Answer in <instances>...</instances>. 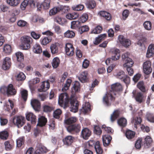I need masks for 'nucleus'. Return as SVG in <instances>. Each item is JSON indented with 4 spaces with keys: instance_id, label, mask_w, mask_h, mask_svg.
<instances>
[{
    "instance_id": "f257e3e1",
    "label": "nucleus",
    "mask_w": 154,
    "mask_h": 154,
    "mask_svg": "<svg viewBox=\"0 0 154 154\" xmlns=\"http://www.w3.org/2000/svg\"><path fill=\"white\" fill-rule=\"evenodd\" d=\"M111 90L107 91L105 96L103 97V100L104 103L107 106H109L111 102L114 98L113 94H115V92L120 91L122 90L121 85L119 83H115L112 85Z\"/></svg>"
},
{
    "instance_id": "f03ea898",
    "label": "nucleus",
    "mask_w": 154,
    "mask_h": 154,
    "mask_svg": "<svg viewBox=\"0 0 154 154\" xmlns=\"http://www.w3.org/2000/svg\"><path fill=\"white\" fill-rule=\"evenodd\" d=\"M22 44L20 45L21 48L23 50H27L30 47V44L32 39L30 37L25 36L21 38Z\"/></svg>"
},
{
    "instance_id": "7ed1b4c3",
    "label": "nucleus",
    "mask_w": 154,
    "mask_h": 154,
    "mask_svg": "<svg viewBox=\"0 0 154 154\" xmlns=\"http://www.w3.org/2000/svg\"><path fill=\"white\" fill-rule=\"evenodd\" d=\"M129 53L127 52L123 54L122 55V60L124 62L123 66H132L134 62L129 57Z\"/></svg>"
},
{
    "instance_id": "20e7f679",
    "label": "nucleus",
    "mask_w": 154,
    "mask_h": 154,
    "mask_svg": "<svg viewBox=\"0 0 154 154\" xmlns=\"http://www.w3.org/2000/svg\"><path fill=\"white\" fill-rule=\"evenodd\" d=\"M69 101L68 96L66 93H62L59 96L58 103L61 106H62L63 104L66 106L68 104Z\"/></svg>"
},
{
    "instance_id": "39448f33",
    "label": "nucleus",
    "mask_w": 154,
    "mask_h": 154,
    "mask_svg": "<svg viewBox=\"0 0 154 154\" xmlns=\"http://www.w3.org/2000/svg\"><path fill=\"white\" fill-rule=\"evenodd\" d=\"M13 122L14 125L18 128L21 127L24 124L25 119L22 116H15L13 119Z\"/></svg>"
},
{
    "instance_id": "423d86ee",
    "label": "nucleus",
    "mask_w": 154,
    "mask_h": 154,
    "mask_svg": "<svg viewBox=\"0 0 154 154\" xmlns=\"http://www.w3.org/2000/svg\"><path fill=\"white\" fill-rule=\"evenodd\" d=\"M118 39L119 43L125 48L128 47L131 44V42L130 39L125 38L122 35L119 36Z\"/></svg>"
},
{
    "instance_id": "0eeeda50",
    "label": "nucleus",
    "mask_w": 154,
    "mask_h": 154,
    "mask_svg": "<svg viewBox=\"0 0 154 154\" xmlns=\"http://www.w3.org/2000/svg\"><path fill=\"white\" fill-rule=\"evenodd\" d=\"M143 71L144 73L148 75L151 73L152 69L151 67V63L149 61H146L143 64Z\"/></svg>"
},
{
    "instance_id": "6e6552de",
    "label": "nucleus",
    "mask_w": 154,
    "mask_h": 154,
    "mask_svg": "<svg viewBox=\"0 0 154 154\" xmlns=\"http://www.w3.org/2000/svg\"><path fill=\"white\" fill-rule=\"evenodd\" d=\"M70 100L71 104L70 111L73 112H76L78 110L79 106L78 101L72 97H71Z\"/></svg>"
},
{
    "instance_id": "1a4fd4ad",
    "label": "nucleus",
    "mask_w": 154,
    "mask_h": 154,
    "mask_svg": "<svg viewBox=\"0 0 154 154\" xmlns=\"http://www.w3.org/2000/svg\"><path fill=\"white\" fill-rule=\"evenodd\" d=\"M110 52L112 54V60L116 61L119 59L120 57V50L115 48H112L110 50Z\"/></svg>"
},
{
    "instance_id": "9d476101",
    "label": "nucleus",
    "mask_w": 154,
    "mask_h": 154,
    "mask_svg": "<svg viewBox=\"0 0 154 154\" xmlns=\"http://www.w3.org/2000/svg\"><path fill=\"white\" fill-rule=\"evenodd\" d=\"M28 5H29L32 8H34L35 6V2L33 0H24L21 4V8L24 10Z\"/></svg>"
},
{
    "instance_id": "9b49d317",
    "label": "nucleus",
    "mask_w": 154,
    "mask_h": 154,
    "mask_svg": "<svg viewBox=\"0 0 154 154\" xmlns=\"http://www.w3.org/2000/svg\"><path fill=\"white\" fill-rule=\"evenodd\" d=\"M74 48L73 45L70 43H67L66 44L65 51L66 55L72 56L74 54Z\"/></svg>"
},
{
    "instance_id": "f8f14e48",
    "label": "nucleus",
    "mask_w": 154,
    "mask_h": 154,
    "mask_svg": "<svg viewBox=\"0 0 154 154\" xmlns=\"http://www.w3.org/2000/svg\"><path fill=\"white\" fill-rule=\"evenodd\" d=\"M51 2L50 0H44L42 4H41L39 2H38L37 4V7L38 9L40 10V8H42V6L44 9H48L50 7V5Z\"/></svg>"
},
{
    "instance_id": "ddd939ff",
    "label": "nucleus",
    "mask_w": 154,
    "mask_h": 154,
    "mask_svg": "<svg viewBox=\"0 0 154 154\" xmlns=\"http://www.w3.org/2000/svg\"><path fill=\"white\" fill-rule=\"evenodd\" d=\"M11 59L8 57H6L3 61L2 68L5 70L8 69L11 66Z\"/></svg>"
},
{
    "instance_id": "4468645a",
    "label": "nucleus",
    "mask_w": 154,
    "mask_h": 154,
    "mask_svg": "<svg viewBox=\"0 0 154 154\" xmlns=\"http://www.w3.org/2000/svg\"><path fill=\"white\" fill-rule=\"evenodd\" d=\"M26 118L28 121H30L32 124H35L36 122V117L32 112H27L26 113Z\"/></svg>"
},
{
    "instance_id": "2eb2a0df",
    "label": "nucleus",
    "mask_w": 154,
    "mask_h": 154,
    "mask_svg": "<svg viewBox=\"0 0 154 154\" xmlns=\"http://www.w3.org/2000/svg\"><path fill=\"white\" fill-rule=\"evenodd\" d=\"M91 131L88 128H85L82 130L81 136L85 139H88L91 135Z\"/></svg>"
},
{
    "instance_id": "dca6fc26",
    "label": "nucleus",
    "mask_w": 154,
    "mask_h": 154,
    "mask_svg": "<svg viewBox=\"0 0 154 154\" xmlns=\"http://www.w3.org/2000/svg\"><path fill=\"white\" fill-rule=\"evenodd\" d=\"M90 105L88 102H86L83 104L82 108L80 109L81 113L85 114L90 111Z\"/></svg>"
},
{
    "instance_id": "f3484780",
    "label": "nucleus",
    "mask_w": 154,
    "mask_h": 154,
    "mask_svg": "<svg viewBox=\"0 0 154 154\" xmlns=\"http://www.w3.org/2000/svg\"><path fill=\"white\" fill-rule=\"evenodd\" d=\"M50 88V85L48 81L47 80L42 82L40 88L38 90L40 91H45L48 90Z\"/></svg>"
},
{
    "instance_id": "a211bd4d",
    "label": "nucleus",
    "mask_w": 154,
    "mask_h": 154,
    "mask_svg": "<svg viewBox=\"0 0 154 154\" xmlns=\"http://www.w3.org/2000/svg\"><path fill=\"white\" fill-rule=\"evenodd\" d=\"M63 7L62 6H59L54 7L49 11V14L50 16H51L54 15L59 12L60 11L63 10Z\"/></svg>"
},
{
    "instance_id": "6ab92c4d",
    "label": "nucleus",
    "mask_w": 154,
    "mask_h": 154,
    "mask_svg": "<svg viewBox=\"0 0 154 154\" xmlns=\"http://www.w3.org/2000/svg\"><path fill=\"white\" fill-rule=\"evenodd\" d=\"M31 104L35 110L38 111L39 110L40 104L38 100L36 99L32 100H31Z\"/></svg>"
},
{
    "instance_id": "aec40b11",
    "label": "nucleus",
    "mask_w": 154,
    "mask_h": 154,
    "mask_svg": "<svg viewBox=\"0 0 154 154\" xmlns=\"http://www.w3.org/2000/svg\"><path fill=\"white\" fill-rule=\"evenodd\" d=\"M154 54V45H150L148 48L146 54V57L149 58L152 57Z\"/></svg>"
},
{
    "instance_id": "412c9836",
    "label": "nucleus",
    "mask_w": 154,
    "mask_h": 154,
    "mask_svg": "<svg viewBox=\"0 0 154 154\" xmlns=\"http://www.w3.org/2000/svg\"><path fill=\"white\" fill-rule=\"evenodd\" d=\"M74 140V138L73 137L68 136L63 140V141L64 144L69 145L71 144Z\"/></svg>"
},
{
    "instance_id": "4be33fe9",
    "label": "nucleus",
    "mask_w": 154,
    "mask_h": 154,
    "mask_svg": "<svg viewBox=\"0 0 154 154\" xmlns=\"http://www.w3.org/2000/svg\"><path fill=\"white\" fill-rule=\"evenodd\" d=\"M112 139L111 137L109 135H105L102 137L103 144L104 146H108Z\"/></svg>"
},
{
    "instance_id": "5701e85b",
    "label": "nucleus",
    "mask_w": 154,
    "mask_h": 154,
    "mask_svg": "<svg viewBox=\"0 0 154 154\" xmlns=\"http://www.w3.org/2000/svg\"><path fill=\"white\" fill-rule=\"evenodd\" d=\"M88 72L86 71L82 72L79 77V80L82 82H86L88 79Z\"/></svg>"
},
{
    "instance_id": "b1692460",
    "label": "nucleus",
    "mask_w": 154,
    "mask_h": 154,
    "mask_svg": "<svg viewBox=\"0 0 154 154\" xmlns=\"http://www.w3.org/2000/svg\"><path fill=\"white\" fill-rule=\"evenodd\" d=\"M16 93V90L13 88V85L11 84L9 85L8 86L7 95H14Z\"/></svg>"
},
{
    "instance_id": "393cba45",
    "label": "nucleus",
    "mask_w": 154,
    "mask_h": 154,
    "mask_svg": "<svg viewBox=\"0 0 154 154\" xmlns=\"http://www.w3.org/2000/svg\"><path fill=\"white\" fill-rule=\"evenodd\" d=\"M71 89L72 92L73 94L79 91L80 90V85L79 83L77 81L75 82Z\"/></svg>"
},
{
    "instance_id": "a878e982",
    "label": "nucleus",
    "mask_w": 154,
    "mask_h": 154,
    "mask_svg": "<svg viewBox=\"0 0 154 154\" xmlns=\"http://www.w3.org/2000/svg\"><path fill=\"white\" fill-rule=\"evenodd\" d=\"M106 34H100L98 37L96 38L95 41L94 42V43L96 45L99 44L101 41L106 38Z\"/></svg>"
},
{
    "instance_id": "bb28decb",
    "label": "nucleus",
    "mask_w": 154,
    "mask_h": 154,
    "mask_svg": "<svg viewBox=\"0 0 154 154\" xmlns=\"http://www.w3.org/2000/svg\"><path fill=\"white\" fill-rule=\"evenodd\" d=\"M47 120L44 116H41L38 118V123L37 125L40 127H42L46 124Z\"/></svg>"
},
{
    "instance_id": "cd10ccee",
    "label": "nucleus",
    "mask_w": 154,
    "mask_h": 154,
    "mask_svg": "<svg viewBox=\"0 0 154 154\" xmlns=\"http://www.w3.org/2000/svg\"><path fill=\"white\" fill-rule=\"evenodd\" d=\"M152 139L151 137L149 136H147L145 139L144 142L145 147L146 148L149 147L152 143Z\"/></svg>"
},
{
    "instance_id": "c85d7f7f",
    "label": "nucleus",
    "mask_w": 154,
    "mask_h": 154,
    "mask_svg": "<svg viewBox=\"0 0 154 154\" xmlns=\"http://www.w3.org/2000/svg\"><path fill=\"white\" fill-rule=\"evenodd\" d=\"M33 51L36 54H39L42 52V49L40 45L38 44H35L33 46Z\"/></svg>"
},
{
    "instance_id": "c756f323",
    "label": "nucleus",
    "mask_w": 154,
    "mask_h": 154,
    "mask_svg": "<svg viewBox=\"0 0 154 154\" xmlns=\"http://www.w3.org/2000/svg\"><path fill=\"white\" fill-rule=\"evenodd\" d=\"M81 22L79 21H74L71 22V27L73 29L79 28L81 25Z\"/></svg>"
},
{
    "instance_id": "7c9ffc66",
    "label": "nucleus",
    "mask_w": 154,
    "mask_h": 154,
    "mask_svg": "<svg viewBox=\"0 0 154 154\" xmlns=\"http://www.w3.org/2000/svg\"><path fill=\"white\" fill-rule=\"evenodd\" d=\"M79 17V14L76 12L68 14L66 15V18L69 20L75 19Z\"/></svg>"
},
{
    "instance_id": "2f4dec72",
    "label": "nucleus",
    "mask_w": 154,
    "mask_h": 154,
    "mask_svg": "<svg viewBox=\"0 0 154 154\" xmlns=\"http://www.w3.org/2000/svg\"><path fill=\"white\" fill-rule=\"evenodd\" d=\"M71 82L72 80L71 79H67L62 88V91H64L68 90L70 86Z\"/></svg>"
},
{
    "instance_id": "473e14b6",
    "label": "nucleus",
    "mask_w": 154,
    "mask_h": 154,
    "mask_svg": "<svg viewBox=\"0 0 154 154\" xmlns=\"http://www.w3.org/2000/svg\"><path fill=\"white\" fill-rule=\"evenodd\" d=\"M51 53L54 54H57L58 52V47L57 44H53L51 45L50 47Z\"/></svg>"
},
{
    "instance_id": "72a5a7b5",
    "label": "nucleus",
    "mask_w": 154,
    "mask_h": 154,
    "mask_svg": "<svg viewBox=\"0 0 154 154\" xmlns=\"http://www.w3.org/2000/svg\"><path fill=\"white\" fill-rule=\"evenodd\" d=\"M135 133V132L130 130H128L126 132V136L128 139H131L134 138Z\"/></svg>"
},
{
    "instance_id": "f704fd0d",
    "label": "nucleus",
    "mask_w": 154,
    "mask_h": 154,
    "mask_svg": "<svg viewBox=\"0 0 154 154\" xmlns=\"http://www.w3.org/2000/svg\"><path fill=\"white\" fill-rule=\"evenodd\" d=\"M7 2L10 6L15 7L19 4L20 0H7Z\"/></svg>"
},
{
    "instance_id": "c9c22d12",
    "label": "nucleus",
    "mask_w": 154,
    "mask_h": 154,
    "mask_svg": "<svg viewBox=\"0 0 154 154\" xmlns=\"http://www.w3.org/2000/svg\"><path fill=\"white\" fill-rule=\"evenodd\" d=\"M94 148L97 153L98 154H101L102 153L103 151L100 146V143L99 141H97L96 142L94 146Z\"/></svg>"
},
{
    "instance_id": "e433bc0d",
    "label": "nucleus",
    "mask_w": 154,
    "mask_h": 154,
    "mask_svg": "<svg viewBox=\"0 0 154 154\" xmlns=\"http://www.w3.org/2000/svg\"><path fill=\"white\" fill-rule=\"evenodd\" d=\"M143 94L140 92L138 93L135 97L136 101L139 103H141L143 102Z\"/></svg>"
},
{
    "instance_id": "4c0bfd02",
    "label": "nucleus",
    "mask_w": 154,
    "mask_h": 154,
    "mask_svg": "<svg viewBox=\"0 0 154 154\" xmlns=\"http://www.w3.org/2000/svg\"><path fill=\"white\" fill-rule=\"evenodd\" d=\"M3 51L7 54H9L12 51L11 46L8 44L5 45L4 47Z\"/></svg>"
},
{
    "instance_id": "58836bf2",
    "label": "nucleus",
    "mask_w": 154,
    "mask_h": 154,
    "mask_svg": "<svg viewBox=\"0 0 154 154\" xmlns=\"http://www.w3.org/2000/svg\"><path fill=\"white\" fill-rule=\"evenodd\" d=\"M14 106V103L12 101L10 100H8V102L7 104L5 106L6 108H5V110L8 111H9L11 109H12Z\"/></svg>"
},
{
    "instance_id": "ea45409f",
    "label": "nucleus",
    "mask_w": 154,
    "mask_h": 154,
    "mask_svg": "<svg viewBox=\"0 0 154 154\" xmlns=\"http://www.w3.org/2000/svg\"><path fill=\"white\" fill-rule=\"evenodd\" d=\"M60 60L57 57L54 58L52 62V66L54 68H56L59 66L60 64Z\"/></svg>"
},
{
    "instance_id": "a19ab883",
    "label": "nucleus",
    "mask_w": 154,
    "mask_h": 154,
    "mask_svg": "<svg viewBox=\"0 0 154 154\" xmlns=\"http://www.w3.org/2000/svg\"><path fill=\"white\" fill-rule=\"evenodd\" d=\"M15 55L18 62H21L23 60L24 57L22 53L20 52H17L15 53Z\"/></svg>"
},
{
    "instance_id": "79ce46f5",
    "label": "nucleus",
    "mask_w": 154,
    "mask_h": 154,
    "mask_svg": "<svg viewBox=\"0 0 154 154\" xmlns=\"http://www.w3.org/2000/svg\"><path fill=\"white\" fill-rule=\"evenodd\" d=\"M24 143V137H20L16 140L17 147L20 148L22 146Z\"/></svg>"
},
{
    "instance_id": "37998d69",
    "label": "nucleus",
    "mask_w": 154,
    "mask_h": 154,
    "mask_svg": "<svg viewBox=\"0 0 154 154\" xmlns=\"http://www.w3.org/2000/svg\"><path fill=\"white\" fill-rule=\"evenodd\" d=\"M65 37L68 38H72L75 35V33L72 31L68 30L64 34Z\"/></svg>"
},
{
    "instance_id": "c03bdc74",
    "label": "nucleus",
    "mask_w": 154,
    "mask_h": 154,
    "mask_svg": "<svg viewBox=\"0 0 154 154\" xmlns=\"http://www.w3.org/2000/svg\"><path fill=\"white\" fill-rule=\"evenodd\" d=\"M142 122V119L140 117H137L136 118L134 119L132 122L134 123V127L137 128V125H139Z\"/></svg>"
},
{
    "instance_id": "a18cd8bd",
    "label": "nucleus",
    "mask_w": 154,
    "mask_h": 154,
    "mask_svg": "<svg viewBox=\"0 0 154 154\" xmlns=\"http://www.w3.org/2000/svg\"><path fill=\"white\" fill-rule=\"evenodd\" d=\"M118 123L120 126L124 127L127 124V120L124 118H121L118 121Z\"/></svg>"
},
{
    "instance_id": "49530a36",
    "label": "nucleus",
    "mask_w": 154,
    "mask_h": 154,
    "mask_svg": "<svg viewBox=\"0 0 154 154\" xmlns=\"http://www.w3.org/2000/svg\"><path fill=\"white\" fill-rule=\"evenodd\" d=\"M119 112L118 110L115 111L111 115L110 119L112 122H113L119 116Z\"/></svg>"
},
{
    "instance_id": "de8ad7c7",
    "label": "nucleus",
    "mask_w": 154,
    "mask_h": 154,
    "mask_svg": "<svg viewBox=\"0 0 154 154\" xmlns=\"http://www.w3.org/2000/svg\"><path fill=\"white\" fill-rule=\"evenodd\" d=\"M8 134L7 131H2L0 132V138L2 139L5 140L7 139Z\"/></svg>"
},
{
    "instance_id": "09e8293b",
    "label": "nucleus",
    "mask_w": 154,
    "mask_h": 154,
    "mask_svg": "<svg viewBox=\"0 0 154 154\" xmlns=\"http://www.w3.org/2000/svg\"><path fill=\"white\" fill-rule=\"evenodd\" d=\"M138 88L142 92L146 91L145 87L144 82L143 81H140L138 82L137 85Z\"/></svg>"
},
{
    "instance_id": "8fccbe9b",
    "label": "nucleus",
    "mask_w": 154,
    "mask_h": 154,
    "mask_svg": "<svg viewBox=\"0 0 154 154\" xmlns=\"http://www.w3.org/2000/svg\"><path fill=\"white\" fill-rule=\"evenodd\" d=\"M26 76L24 73L22 72L18 73L16 79L18 81H22L24 80Z\"/></svg>"
},
{
    "instance_id": "3c124183",
    "label": "nucleus",
    "mask_w": 154,
    "mask_h": 154,
    "mask_svg": "<svg viewBox=\"0 0 154 154\" xmlns=\"http://www.w3.org/2000/svg\"><path fill=\"white\" fill-rule=\"evenodd\" d=\"M51 41V39L47 37H45L41 39L40 41L42 45H45L50 42Z\"/></svg>"
},
{
    "instance_id": "603ef678",
    "label": "nucleus",
    "mask_w": 154,
    "mask_h": 154,
    "mask_svg": "<svg viewBox=\"0 0 154 154\" xmlns=\"http://www.w3.org/2000/svg\"><path fill=\"white\" fill-rule=\"evenodd\" d=\"M20 92L22 98L24 100L26 101L28 95L27 91L25 90L22 89L21 90Z\"/></svg>"
},
{
    "instance_id": "864d4df0",
    "label": "nucleus",
    "mask_w": 154,
    "mask_h": 154,
    "mask_svg": "<svg viewBox=\"0 0 154 154\" xmlns=\"http://www.w3.org/2000/svg\"><path fill=\"white\" fill-rule=\"evenodd\" d=\"M116 76L117 78L121 79H122L123 78H125V72L122 71L118 72L116 74Z\"/></svg>"
},
{
    "instance_id": "5fc2aeb1",
    "label": "nucleus",
    "mask_w": 154,
    "mask_h": 154,
    "mask_svg": "<svg viewBox=\"0 0 154 154\" xmlns=\"http://www.w3.org/2000/svg\"><path fill=\"white\" fill-rule=\"evenodd\" d=\"M76 121V119L75 117H72L68 119H66L65 121V123L67 124H70L74 123Z\"/></svg>"
},
{
    "instance_id": "6e6d98bb",
    "label": "nucleus",
    "mask_w": 154,
    "mask_h": 154,
    "mask_svg": "<svg viewBox=\"0 0 154 154\" xmlns=\"http://www.w3.org/2000/svg\"><path fill=\"white\" fill-rule=\"evenodd\" d=\"M143 26L147 30H149L151 29L152 24L150 21H145L143 23Z\"/></svg>"
},
{
    "instance_id": "4d7b16f0",
    "label": "nucleus",
    "mask_w": 154,
    "mask_h": 154,
    "mask_svg": "<svg viewBox=\"0 0 154 154\" xmlns=\"http://www.w3.org/2000/svg\"><path fill=\"white\" fill-rule=\"evenodd\" d=\"M96 6V3L94 1L91 0L88 1L87 3V6L88 8L93 9Z\"/></svg>"
},
{
    "instance_id": "13d9d810",
    "label": "nucleus",
    "mask_w": 154,
    "mask_h": 154,
    "mask_svg": "<svg viewBox=\"0 0 154 154\" xmlns=\"http://www.w3.org/2000/svg\"><path fill=\"white\" fill-rule=\"evenodd\" d=\"M102 30V27L100 26H98L93 29L91 32L92 33L98 34L101 32Z\"/></svg>"
},
{
    "instance_id": "bf43d9fd",
    "label": "nucleus",
    "mask_w": 154,
    "mask_h": 154,
    "mask_svg": "<svg viewBox=\"0 0 154 154\" xmlns=\"http://www.w3.org/2000/svg\"><path fill=\"white\" fill-rule=\"evenodd\" d=\"M62 113L61 110L60 109H57L54 112V116L56 119H58L60 117V116Z\"/></svg>"
},
{
    "instance_id": "052dcab7",
    "label": "nucleus",
    "mask_w": 154,
    "mask_h": 154,
    "mask_svg": "<svg viewBox=\"0 0 154 154\" xmlns=\"http://www.w3.org/2000/svg\"><path fill=\"white\" fill-rule=\"evenodd\" d=\"M72 8L74 10L81 11L84 8V6L82 5H79L76 6H73Z\"/></svg>"
},
{
    "instance_id": "680f3d73",
    "label": "nucleus",
    "mask_w": 154,
    "mask_h": 154,
    "mask_svg": "<svg viewBox=\"0 0 154 154\" xmlns=\"http://www.w3.org/2000/svg\"><path fill=\"white\" fill-rule=\"evenodd\" d=\"M54 21L55 22H57L61 25H63L65 22L64 19H62L59 17H56L55 18Z\"/></svg>"
},
{
    "instance_id": "e2e57ef3",
    "label": "nucleus",
    "mask_w": 154,
    "mask_h": 154,
    "mask_svg": "<svg viewBox=\"0 0 154 154\" xmlns=\"http://www.w3.org/2000/svg\"><path fill=\"white\" fill-rule=\"evenodd\" d=\"M88 18V14H84L80 17V20L81 22L84 23L87 21Z\"/></svg>"
},
{
    "instance_id": "0e129e2a",
    "label": "nucleus",
    "mask_w": 154,
    "mask_h": 154,
    "mask_svg": "<svg viewBox=\"0 0 154 154\" xmlns=\"http://www.w3.org/2000/svg\"><path fill=\"white\" fill-rule=\"evenodd\" d=\"M5 149L7 150H10L12 148V146L11 145L8 141H6L4 143Z\"/></svg>"
},
{
    "instance_id": "69168bd1",
    "label": "nucleus",
    "mask_w": 154,
    "mask_h": 154,
    "mask_svg": "<svg viewBox=\"0 0 154 154\" xmlns=\"http://www.w3.org/2000/svg\"><path fill=\"white\" fill-rule=\"evenodd\" d=\"M31 35L32 37L35 39H38L41 36V35L38 33H36L34 31L31 32Z\"/></svg>"
},
{
    "instance_id": "338daca9",
    "label": "nucleus",
    "mask_w": 154,
    "mask_h": 154,
    "mask_svg": "<svg viewBox=\"0 0 154 154\" xmlns=\"http://www.w3.org/2000/svg\"><path fill=\"white\" fill-rule=\"evenodd\" d=\"M142 139L140 138L137 140L135 143V146L137 149H140L141 146Z\"/></svg>"
},
{
    "instance_id": "774afa93",
    "label": "nucleus",
    "mask_w": 154,
    "mask_h": 154,
    "mask_svg": "<svg viewBox=\"0 0 154 154\" xmlns=\"http://www.w3.org/2000/svg\"><path fill=\"white\" fill-rule=\"evenodd\" d=\"M146 117L147 120L150 122H154V116L151 114H148Z\"/></svg>"
}]
</instances>
